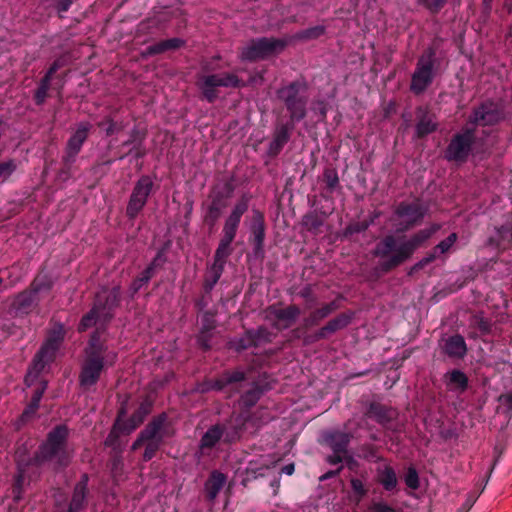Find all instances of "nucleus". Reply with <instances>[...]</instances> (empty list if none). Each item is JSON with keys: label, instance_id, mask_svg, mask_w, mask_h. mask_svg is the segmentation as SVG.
I'll return each mask as SVG.
<instances>
[{"label": "nucleus", "instance_id": "obj_1", "mask_svg": "<svg viewBox=\"0 0 512 512\" xmlns=\"http://www.w3.org/2000/svg\"><path fill=\"white\" fill-rule=\"evenodd\" d=\"M68 436V427L64 424L57 425L49 431L33 457L26 459L20 448L16 451L17 474L12 489L15 502L22 499L26 486L39 478L40 468L44 464L56 460L58 467L69 465L70 456L66 448Z\"/></svg>", "mask_w": 512, "mask_h": 512}, {"label": "nucleus", "instance_id": "obj_2", "mask_svg": "<svg viewBox=\"0 0 512 512\" xmlns=\"http://www.w3.org/2000/svg\"><path fill=\"white\" fill-rule=\"evenodd\" d=\"M250 198L249 195L243 194L224 221L222 237L215 251L213 263L208 267L204 277L205 293H210L213 290L223 274L227 258L232 253L231 244L237 235L242 216L248 211Z\"/></svg>", "mask_w": 512, "mask_h": 512}, {"label": "nucleus", "instance_id": "obj_3", "mask_svg": "<svg viewBox=\"0 0 512 512\" xmlns=\"http://www.w3.org/2000/svg\"><path fill=\"white\" fill-rule=\"evenodd\" d=\"M441 226L433 224L429 228L419 230L409 239H397L394 235H386L375 246L373 255L380 259L379 269L388 273L411 258Z\"/></svg>", "mask_w": 512, "mask_h": 512}, {"label": "nucleus", "instance_id": "obj_4", "mask_svg": "<svg viewBox=\"0 0 512 512\" xmlns=\"http://www.w3.org/2000/svg\"><path fill=\"white\" fill-rule=\"evenodd\" d=\"M167 419L166 413H161L153 417L133 442L131 446L132 451L145 445L143 461H150L160 449L164 439L170 435L167 427Z\"/></svg>", "mask_w": 512, "mask_h": 512}, {"label": "nucleus", "instance_id": "obj_5", "mask_svg": "<svg viewBox=\"0 0 512 512\" xmlns=\"http://www.w3.org/2000/svg\"><path fill=\"white\" fill-rule=\"evenodd\" d=\"M280 99L288 113L291 123L302 121L307 115V85L305 82L293 81L277 90Z\"/></svg>", "mask_w": 512, "mask_h": 512}, {"label": "nucleus", "instance_id": "obj_6", "mask_svg": "<svg viewBox=\"0 0 512 512\" xmlns=\"http://www.w3.org/2000/svg\"><path fill=\"white\" fill-rule=\"evenodd\" d=\"M436 51L427 48L418 58L415 70L411 76L410 90L416 94H422L433 82L435 77Z\"/></svg>", "mask_w": 512, "mask_h": 512}, {"label": "nucleus", "instance_id": "obj_7", "mask_svg": "<svg viewBox=\"0 0 512 512\" xmlns=\"http://www.w3.org/2000/svg\"><path fill=\"white\" fill-rule=\"evenodd\" d=\"M197 85L201 90L203 97L209 103H213L218 97V87L240 88L245 84L236 74L224 72L200 76Z\"/></svg>", "mask_w": 512, "mask_h": 512}, {"label": "nucleus", "instance_id": "obj_8", "mask_svg": "<svg viewBox=\"0 0 512 512\" xmlns=\"http://www.w3.org/2000/svg\"><path fill=\"white\" fill-rule=\"evenodd\" d=\"M117 359L115 352L108 353L105 356H96L95 354L85 355L79 374L80 386L88 389L94 386L100 379L105 365H113Z\"/></svg>", "mask_w": 512, "mask_h": 512}, {"label": "nucleus", "instance_id": "obj_9", "mask_svg": "<svg viewBox=\"0 0 512 512\" xmlns=\"http://www.w3.org/2000/svg\"><path fill=\"white\" fill-rule=\"evenodd\" d=\"M287 41L283 39L261 37L252 39L242 48L240 57L245 61H256L266 59L284 50Z\"/></svg>", "mask_w": 512, "mask_h": 512}, {"label": "nucleus", "instance_id": "obj_10", "mask_svg": "<svg viewBox=\"0 0 512 512\" xmlns=\"http://www.w3.org/2000/svg\"><path fill=\"white\" fill-rule=\"evenodd\" d=\"M475 143V129L463 128L450 140L445 149L444 156L447 161L465 163Z\"/></svg>", "mask_w": 512, "mask_h": 512}, {"label": "nucleus", "instance_id": "obj_11", "mask_svg": "<svg viewBox=\"0 0 512 512\" xmlns=\"http://www.w3.org/2000/svg\"><path fill=\"white\" fill-rule=\"evenodd\" d=\"M65 337V329L62 324H57L49 332L48 337L33 360V368L40 372L45 365L51 362Z\"/></svg>", "mask_w": 512, "mask_h": 512}, {"label": "nucleus", "instance_id": "obj_12", "mask_svg": "<svg viewBox=\"0 0 512 512\" xmlns=\"http://www.w3.org/2000/svg\"><path fill=\"white\" fill-rule=\"evenodd\" d=\"M153 186V180L148 175H143L136 181L126 207V215L129 219H135L143 210Z\"/></svg>", "mask_w": 512, "mask_h": 512}, {"label": "nucleus", "instance_id": "obj_13", "mask_svg": "<svg viewBox=\"0 0 512 512\" xmlns=\"http://www.w3.org/2000/svg\"><path fill=\"white\" fill-rule=\"evenodd\" d=\"M503 119L502 107L496 102L485 101L473 109L468 122L476 126H493Z\"/></svg>", "mask_w": 512, "mask_h": 512}, {"label": "nucleus", "instance_id": "obj_14", "mask_svg": "<svg viewBox=\"0 0 512 512\" xmlns=\"http://www.w3.org/2000/svg\"><path fill=\"white\" fill-rule=\"evenodd\" d=\"M300 314L301 310L295 304H291L285 308L270 305L265 310V319L270 321L274 328L283 330L291 327Z\"/></svg>", "mask_w": 512, "mask_h": 512}, {"label": "nucleus", "instance_id": "obj_15", "mask_svg": "<svg viewBox=\"0 0 512 512\" xmlns=\"http://www.w3.org/2000/svg\"><path fill=\"white\" fill-rule=\"evenodd\" d=\"M257 414L258 411L253 414L249 411H242L239 414L232 415L229 421L224 424L226 426L225 442L232 443L239 440L249 424L258 428L260 423L258 422Z\"/></svg>", "mask_w": 512, "mask_h": 512}, {"label": "nucleus", "instance_id": "obj_16", "mask_svg": "<svg viewBox=\"0 0 512 512\" xmlns=\"http://www.w3.org/2000/svg\"><path fill=\"white\" fill-rule=\"evenodd\" d=\"M91 128L92 125L88 121H82L77 124L76 130L66 143L65 153L62 156L63 164H73L75 162L76 156L80 153L83 144L88 139Z\"/></svg>", "mask_w": 512, "mask_h": 512}, {"label": "nucleus", "instance_id": "obj_17", "mask_svg": "<svg viewBox=\"0 0 512 512\" xmlns=\"http://www.w3.org/2000/svg\"><path fill=\"white\" fill-rule=\"evenodd\" d=\"M426 212L427 208L418 201L400 202L395 209V215L405 220V229L419 224L426 215Z\"/></svg>", "mask_w": 512, "mask_h": 512}, {"label": "nucleus", "instance_id": "obj_18", "mask_svg": "<svg viewBox=\"0 0 512 512\" xmlns=\"http://www.w3.org/2000/svg\"><path fill=\"white\" fill-rule=\"evenodd\" d=\"M265 232L266 226L264 214L259 210H254L251 224V243L253 245L254 256L260 259L265 257Z\"/></svg>", "mask_w": 512, "mask_h": 512}, {"label": "nucleus", "instance_id": "obj_19", "mask_svg": "<svg viewBox=\"0 0 512 512\" xmlns=\"http://www.w3.org/2000/svg\"><path fill=\"white\" fill-rule=\"evenodd\" d=\"M225 190V195L221 192L214 193L211 196V202L206 208L203 220L210 227L215 226L216 222L218 221L222 214V209L226 206V204L223 202V199L231 197L234 191V186L232 185V183H226Z\"/></svg>", "mask_w": 512, "mask_h": 512}, {"label": "nucleus", "instance_id": "obj_20", "mask_svg": "<svg viewBox=\"0 0 512 512\" xmlns=\"http://www.w3.org/2000/svg\"><path fill=\"white\" fill-rule=\"evenodd\" d=\"M120 303V287L115 286L110 290H104L96 295L94 304H100L99 311L103 315V322L106 323L113 317V310Z\"/></svg>", "mask_w": 512, "mask_h": 512}, {"label": "nucleus", "instance_id": "obj_21", "mask_svg": "<svg viewBox=\"0 0 512 512\" xmlns=\"http://www.w3.org/2000/svg\"><path fill=\"white\" fill-rule=\"evenodd\" d=\"M44 288L48 289L49 285H45L39 282V279L36 278L29 290H25L17 294L12 303V307L18 313L27 314L35 303V296L38 292L43 290Z\"/></svg>", "mask_w": 512, "mask_h": 512}, {"label": "nucleus", "instance_id": "obj_22", "mask_svg": "<svg viewBox=\"0 0 512 512\" xmlns=\"http://www.w3.org/2000/svg\"><path fill=\"white\" fill-rule=\"evenodd\" d=\"M89 476L83 473L75 484L71 500L65 512H84L87 506Z\"/></svg>", "mask_w": 512, "mask_h": 512}, {"label": "nucleus", "instance_id": "obj_23", "mask_svg": "<svg viewBox=\"0 0 512 512\" xmlns=\"http://www.w3.org/2000/svg\"><path fill=\"white\" fill-rule=\"evenodd\" d=\"M416 116V138H423L437 130L438 124L436 122L435 116L432 115L426 107H418L416 109Z\"/></svg>", "mask_w": 512, "mask_h": 512}, {"label": "nucleus", "instance_id": "obj_24", "mask_svg": "<svg viewBox=\"0 0 512 512\" xmlns=\"http://www.w3.org/2000/svg\"><path fill=\"white\" fill-rule=\"evenodd\" d=\"M294 126L293 124L285 123L278 125L275 128L273 139L269 144L268 147V154L270 156H277L280 151L283 149V147L288 143L290 140L291 132L293 130Z\"/></svg>", "mask_w": 512, "mask_h": 512}, {"label": "nucleus", "instance_id": "obj_25", "mask_svg": "<svg viewBox=\"0 0 512 512\" xmlns=\"http://www.w3.org/2000/svg\"><path fill=\"white\" fill-rule=\"evenodd\" d=\"M353 319L352 312H344L330 319L324 326L318 329V337L327 339L330 335L343 330L350 325Z\"/></svg>", "mask_w": 512, "mask_h": 512}, {"label": "nucleus", "instance_id": "obj_26", "mask_svg": "<svg viewBox=\"0 0 512 512\" xmlns=\"http://www.w3.org/2000/svg\"><path fill=\"white\" fill-rule=\"evenodd\" d=\"M352 439V434L342 431H331L325 434V441L336 453H348V446Z\"/></svg>", "mask_w": 512, "mask_h": 512}, {"label": "nucleus", "instance_id": "obj_27", "mask_svg": "<svg viewBox=\"0 0 512 512\" xmlns=\"http://www.w3.org/2000/svg\"><path fill=\"white\" fill-rule=\"evenodd\" d=\"M376 481L385 491H395L398 485V478L395 469L388 464L378 466L376 468Z\"/></svg>", "mask_w": 512, "mask_h": 512}, {"label": "nucleus", "instance_id": "obj_28", "mask_svg": "<svg viewBox=\"0 0 512 512\" xmlns=\"http://www.w3.org/2000/svg\"><path fill=\"white\" fill-rule=\"evenodd\" d=\"M226 476L218 471L214 470L210 473L208 479L204 484V491L206 494V498L209 501H214L218 496L219 492L222 490L223 486L226 483Z\"/></svg>", "mask_w": 512, "mask_h": 512}, {"label": "nucleus", "instance_id": "obj_29", "mask_svg": "<svg viewBox=\"0 0 512 512\" xmlns=\"http://www.w3.org/2000/svg\"><path fill=\"white\" fill-rule=\"evenodd\" d=\"M339 308L337 301H331L323 304L321 307L314 309L304 319L305 327H312L318 325L323 319L327 318L330 314Z\"/></svg>", "mask_w": 512, "mask_h": 512}, {"label": "nucleus", "instance_id": "obj_30", "mask_svg": "<svg viewBox=\"0 0 512 512\" xmlns=\"http://www.w3.org/2000/svg\"><path fill=\"white\" fill-rule=\"evenodd\" d=\"M444 352L451 358L462 359L467 353V345L463 336L456 334L446 339Z\"/></svg>", "mask_w": 512, "mask_h": 512}, {"label": "nucleus", "instance_id": "obj_31", "mask_svg": "<svg viewBox=\"0 0 512 512\" xmlns=\"http://www.w3.org/2000/svg\"><path fill=\"white\" fill-rule=\"evenodd\" d=\"M366 415L381 425H386L394 419L393 410L377 402L370 403Z\"/></svg>", "mask_w": 512, "mask_h": 512}, {"label": "nucleus", "instance_id": "obj_32", "mask_svg": "<svg viewBox=\"0 0 512 512\" xmlns=\"http://www.w3.org/2000/svg\"><path fill=\"white\" fill-rule=\"evenodd\" d=\"M246 375L241 370L225 371L217 379L211 380V386L214 391H222L225 387L244 381Z\"/></svg>", "mask_w": 512, "mask_h": 512}, {"label": "nucleus", "instance_id": "obj_33", "mask_svg": "<svg viewBox=\"0 0 512 512\" xmlns=\"http://www.w3.org/2000/svg\"><path fill=\"white\" fill-rule=\"evenodd\" d=\"M226 426L222 424L212 425L208 430L204 433L200 440V448L201 449H211L213 448L222 437L225 438Z\"/></svg>", "mask_w": 512, "mask_h": 512}, {"label": "nucleus", "instance_id": "obj_34", "mask_svg": "<svg viewBox=\"0 0 512 512\" xmlns=\"http://www.w3.org/2000/svg\"><path fill=\"white\" fill-rule=\"evenodd\" d=\"M184 40L180 38H170L166 40H162L160 42H157L155 44H152L148 46L144 52V56H153L157 54L164 53L169 50H176L179 49L184 45Z\"/></svg>", "mask_w": 512, "mask_h": 512}, {"label": "nucleus", "instance_id": "obj_35", "mask_svg": "<svg viewBox=\"0 0 512 512\" xmlns=\"http://www.w3.org/2000/svg\"><path fill=\"white\" fill-rule=\"evenodd\" d=\"M447 378V386L450 390H456L460 393L464 392L468 387V377L458 369H454L445 375Z\"/></svg>", "mask_w": 512, "mask_h": 512}, {"label": "nucleus", "instance_id": "obj_36", "mask_svg": "<svg viewBox=\"0 0 512 512\" xmlns=\"http://www.w3.org/2000/svg\"><path fill=\"white\" fill-rule=\"evenodd\" d=\"M100 304H93L92 308L88 313L83 315L78 325V331L84 332L87 329L93 327L98 320H103V315L99 311Z\"/></svg>", "mask_w": 512, "mask_h": 512}, {"label": "nucleus", "instance_id": "obj_37", "mask_svg": "<svg viewBox=\"0 0 512 512\" xmlns=\"http://www.w3.org/2000/svg\"><path fill=\"white\" fill-rule=\"evenodd\" d=\"M262 393V389L257 384H254L250 389L241 395V406L247 409L254 406L260 399Z\"/></svg>", "mask_w": 512, "mask_h": 512}, {"label": "nucleus", "instance_id": "obj_38", "mask_svg": "<svg viewBox=\"0 0 512 512\" xmlns=\"http://www.w3.org/2000/svg\"><path fill=\"white\" fill-rule=\"evenodd\" d=\"M105 352L106 346L101 342L99 332H93L85 348V355L95 354L96 356H104Z\"/></svg>", "mask_w": 512, "mask_h": 512}, {"label": "nucleus", "instance_id": "obj_39", "mask_svg": "<svg viewBox=\"0 0 512 512\" xmlns=\"http://www.w3.org/2000/svg\"><path fill=\"white\" fill-rule=\"evenodd\" d=\"M252 336L249 330H246L245 333L238 338H233L228 342V345L231 349H234L237 352H241L251 347H255Z\"/></svg>", "mask_w": 512, "mask_h": 512}, {"label": "nucleus", "instance_id": "obj_40", "mask_svg": "<svg viewBox=\"0 0 512 512\" xmlns=\"http://www.w3.org/2000/svg\"><path fill=\"white\" fill-rule=\"evenodd\" d=\"M152 410V402L149 400H144L140 403L138 409L132 414L130 421L132 422V429L139 426L146 416L150 414Z\"/></svg>", "mask_w": 512, "mask_h": 512}, {"label": "nucleus", "instance_id": "obj_41", "mask_svg": "<svg viewBox=\"0 0 512 512\" xmlns=\"http://www.w3.org/2000/svg\"><path fill=\"white\" fill-rule=\"evenodd\" d=\"M371 225H373V220L351 222L345 227L343 236L350 237L354 234L365 232Z\"/></svg>", "mask_w": 512, "mask_h": 512}, {"label": "nucleus", "instance_id": "obj_42", "mask_svg": "<svg viewBox=\"0 0 512 512\" xmlns=\"http://www.w3.org/2000/svg\"><path fill=\"white\" fill-rule=\"evenodd\" d=\"M152 277L150 270H143L141 274L132 281L129 287L130 296L133 298L143 286L149 283Z\"/></svg>", "mask_w": 512, "mask_h": 512}, {"label": "nucleus", "instance_id": "obj_43", "mask_svg": "<svg viewBox=\"0 0 512 512\" xmlns=\"http://www.w3.org/2000/svg\"><path fill=\"white\" fill-rule=\"evenodd\" d=\"M471 325L477 328L482 335H487L491 332V322L483 316L482 313H478L472 316Z\"/></svg>", "mask_w": 512, "mask_h": 512}, {"label": "nucleus", "instance_id": "obj_44", "mask_svg": "<svg viewBox=\"0 0 512 512\" xmlns=\"http://www.w3.org/2000/svg\"><path fill=\"white\" fill-rule=\"evenodd\" d=\"M252 339L254 340L255 347L259 346L263 342L271 341V333L270 331L264 327L260 326L257 329H249Z\"/></svg>", "mask_w": 512, "mask_h": 512}, {"label": "nucleus", "instance_id": "obj_45", "mask_svg": "<svg viewBox=\"0 0 512 512\" xmlns=\"http://www.w3.org/2000/svg\"><path fill=\"white\" fill-rule=\"evenodd\" d=\"M39 408V405L29 402V404L26 406L22 414L19 416L17 422H16V428L19 429L21 426L26 424L28 421H30L36 414L37 410Z\"/></svg>", "mask_w": 512, "mask_h": 512}, {"label": "nucleus", "instance_id": "obj_46", "mask_svg": "<svg viewBox=\"0 0 512 512\" xmlns=\"http://www.w3.org/2000/svg\"><path fill=\"white\" fill-rule=\"evenodd\" d=\"M303 226L310 232H314L323 225V220L314 212L306 214L302 219Z\"/></svg>", "mask_w": 512, "mask_h": 512}, {"label": "nucleus", "instance_id": "obj_47", "mask_svg": "<svg viewBox=\"0 0 512 512\" xmlns=\"http://www.w3.org/2000/svg\"><path fill=\"white\" fill-rule=\"evenodd\" d=\"M326 188L332 192L339 186L338 172L334 168H326L323 173Z\"/></svg>", "mask_w": 512, "mask_h": 512}, {"label": "nucleus", "instance_id": "obj_48", "mask_svg": "<svg viewBox=\"0 0 512 512\" xmlns=\"http://www.w3.org/2000/svg\"><path fill=\"white\" fill-rule=\"evenodd\" d=\"M325 33V27L317 25L308 29H305L297 34V38L301 40L316 39Z\"/></svg>", "mask_w": 512, "mask_h": 512}, {"label": "nucleus", "instance_id": "obj_49", "mask_svg": "<svg viewBox=\"0 0 512 512\" xmlns=\"http://www.w3.org/2000/svg\"><path fill=\"white\" fill-rule=\"evenodd\" d=\"M145 138L146 131L140 130L137 126H134L130 132L129 139L123 142V146L143 144Z\"/></svg>", "mask_w": 512, "mask_h": 512}, {"label": "nucleus", "instance_id": "obj_50", "mask_svg": "<svg viewBox=\"0 0 512 512\" xmlns=\"http://www.w3.org/2000/svg\"><path fill=\"white\" fill-rule=\"evenodd\" d=\"M50 89V84L46 82V80H40L39 85L34 94V101L36 105L40 106L44 104L48 91Z\"/></svg>", "mask_w": 512, "mask_h": 512}, {"label": "nucleus", "instance_id": "obj_51", "mask_svg": "<svg viewBox=\"0 0 512 512\" xmlns=\"http://www.w3.org/2000/svg\"><path fill=\"white\" fill-rule=\"evenodd\" d=\"M98 127H105L106 136H112L113 134L122 130L123 126L116 123L113 118L110 116L105 117L101 122H99Z\"/></svg>", "mask_w": 512, "mask_h": 512}, {"label": "nucleus", "instance_id": "obj_52", "mask_svg": "<svg viewBox=\"0 0 512 512\" xmlns=\"http://www.w3.org/2000/svg\"><path fill=\"white\" fill-rule=\"evenodd\" d=\"M17 169L15 160L0 162V180L6 181Z\"/></svg>", "mask_w": 512, "mask_h": 512}, {"label": "nucleus", "instance_id": "obj_53", "mask_svg": "<svg viewBox=\"0 0 512 512\" xmlns=\"http://www.w3.org/2000/svg\"><path fill=\"white\" fill-rule=\"evenodd\" d=\"M404 481L410 489L417 490L420 487L419 475L414 467L407 469Z\"/></svg>", "mask_w": 512, "mask_h": 512}, {"label": "nucleus", "instance_id": "obj_54", "mask_svg": "<svg viewBox=\"0 0 512 512\" xmlns=\"http://www.w3.org/2000/svg\"><path fill=\"white\" fill-rule=\"evenodd\" d=\"M458 236L456 233H451L447 238L440 241L435 247L434 250L437 253L444 254L450 250V248L457 241Z\"/></svg>", "mask_w": 512, "mask_h": 512}, {"label": "nucleus", "instance_id": "obj_55", "mask_svg": "<svg viewBox=\"0 0 512 512\" xmlns=\"http://www.w3.org/2000/svg\"><path fill=\"white\" fill-rule=\"evenodd\" d=\"M216 327V320L214 314L205 311L201 317V330L212 332Z\"/></svg>", "mask_w": 512, "mask_h": 512}, {"label": "nucleus", "instance_id": "obj_56", "mask_svg": "<svg viewBox=\"0 0 512 512\" xmlns=\"http://www.w3.org/2000/svg\"><path fill=\"white\" fill-rule=\"evenodd\" d=\"M447 0H417V3L423 5L431 13H438L446 4Z\"/></svg>", "mask_w": 512, "mask_h": 512}, {"label": "nucleus", "instance_id": "obj_57", "mask_svg": "<svg viewBox=\"0 0 512 512\" xmlns=\"http://www.w3.org/2000/svg\"><path fill=\"white\" fill-rule=\"evenodd\" d=\"M211 338H212V332L200 330V333L197 337V342L203 350L207 351L211 348V344H210Z\"/></svg>", "mask_w": 512, "mask_h": 512}, {"label": "nucleus", "instance_id": "obj_58", "mask_svg": "<svg viewBox=\"0 0 512 512\" xmlns=\"http://www.w3.org/2000/svg\"><path fill=\"white\" fill-rule=\"evenodd\" d=\"M123 462L120 457H115L111 463V473L113 478L118 481L121 478Z\"/></svg>", "mask_w": 512, "mask_h": 512}, {"label": "nucleus", "instance_id": "obj_59", "mask_svg": "<svg viewBox=\"0 0 512 512\" xmlns=\"http://www.w3.org/2000/svg\"><path fill=\"white\" fill-rule=\"evenodd\" d=\"M350 485L355 494L359 496V498H362L366 495L367 490L365 489V486L363 482L358 478H352L350 480Z\"/></svg>", "mask_w": 512, "mask_h": 512}, {"label": "nucleus", "instance_id": "obj_60", "mask_svg": "<svg viewBox=\"0 0 512 512\" xmlns=\"http://www.w3.org/2000/svg\"><path fill=\"white\" fill-rule=\"evenodd\" d=\"M369 512H396V510L385 502H372Z\"/></svg>", "mask_w": 512, "mask_h": 512}, {"label": "nucleus", "instance_id": "obj_61", "mask_svg": "<svg viewBox=\"0 0 512 512\" xmlns=\"http://www.w3.org/2000/svg\"><path fill=\"white\" fill-rule=\"evenodd\" d=\"M61 66L62 63L59 60L54 61L41 80H46V82L50 84L53 75L61 68Z\"/></svg>", "mask_w": 512, "mask_h": 512}, {"label": "nucleus", "instance_id": "obj_62", "mask_svg": "<svg viewBox=\"0 0 512 512\" xmlns=\"http://www.w3.org/2000/svg\"><path fill=\"white\" fill-rule=\"evenodd\" d=\"M147 154L146 148L143 146V144H137L134 145L130 151L128 152V155H133L135 159H141Z\"/></svg>", "mask_w": 512, "mask_h": 512}, {"label": "nucleus", "instance_id": "obj_63", "mask_svg": "<svg viewBox=\"0 0 512 512\" xmlns=\"http://www.w3.org/2000/svg\"><path fill=\"white\" fill-rule=\"evenodd\" d=\"M299 296L306 301L314 302L315 296L313 294V289L311 285H305L299 292Z\"/></svg>", "mask_w": 512, "mask_h": 512}, {"label": "nucleus", "instance_id": "obj_64", "mask_svg": "<svg viewBox=\"0 0 512 512\" xmlns=\"http://www.w3.org/2000/svg\"><path fill=\"white\" fill-rule=\"evenodd\" d=\"M498 401L507 407L508 411L512 412V392L501 394Z\"/></svg>", "mask_w": 512, "mask_h": 512}]
</instances>
